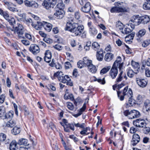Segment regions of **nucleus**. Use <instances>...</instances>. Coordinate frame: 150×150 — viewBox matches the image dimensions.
Instances as JSON below:
<instances>
[{"label": "nucleus", "mask_w": 150, "mask_h": 150, "mask_svg": "<svg viewBox=\"0 0 150 150\" xmlns=\"http://www.w3.org/2000/svg\"><path fill=\"white\" fill-rule=\"evenodd\" d=\"M84 27L78 23L69 21L67 23L65 29L74 33L76 36H80L83 32Z\"/></svg>", "instance_id": "1"}, {"label": "nucleus", "mask_w": 150, "mask_h": 150, "mask_svg": "<svg viewBox=\"0 0 150 150\" xmlns=\"http://www.w3.org/2000/svg\"><path fill=\"white\" fill-rule=\"evenodd\" d=\"M54 76L57 77L59 81L61 82L66 83L67 85L70 86H73V83L70 77L68 75H64L62 71H58L54 73Z\"/></svg>", "instance_id": "2"}, {"label": "nucleus", "mask_w": 150, "mask_h": 150, "mask_svg": "<svg viewBox=\"0 0 150 150\" xmlns=\"http://www.w3.org/2000/svg\"><path fill=\"white\" fill-rule=\"evenodd\" d=\"M128 87L126 86L124 89L122 95H121L120 98L121 100H123L124 98H129V103L130 105H132L134 103V100L132 98V92L130 88L127 91Z\"/></svg>", "instance_id": "3"}, {"label": "nucleus", "mask_w": 150, "mask_h": 150, "mask_svg": "<svg viewBox=\"0 0 150 150\" xmlns=\"http://www.w3.org/2000/svg\"><path fill=\"white\" fill-rule=\"evenodd\" d=\"M124 114L129 119H133L139 117L140 116V112L137 110H133L130 111L126 110L124 112Z\"/></svg>", "instance_id": "4"}, {"label": "nucleus", "mask_w": 150, "mask_h": 150, "mask_svg": "<svg viewBox=\"0 0 150 150\" xmlns=\"http://www.w3.org/2000/svg\"><path fill=\"white\" fill-rule=\"evenodd\" d=\"M14 33L17 34L19 38H24L22 36L25 31L23 25L20 24H17L16 26L14 29Z\"/></svg>", "instance_id": "5"}, {"label": "nucleus", "mask_w": 150, "mask_h": 150, "mask_svg": "<svg viewBox=\"0 0 150 150\" xmlns=\"http://www.w3.org/2000/svg\"><path fill=\"white\" fill-rule=\"evenodd\" d=\"M115 6L112 8L111 9L110 11L111 13L124 12L127 11L126 8L122 7L120 3H117Z\"/></svg>", "instance_id": "6"}, {"label": "nucleus", "mask_w": 150, "mask_h": 150, "mask_svg": "<svg viewBox=\"0 0 150 150\" xmlns=\"http://www.w3.org/2000/svg\"><path fill=\"white\" fill-rule=\"evenodd\" d=\"M133 125L137 127L143 128L145 127L146 124L145 120L143 119H139L133 121Z\"/></svg>", "instance_id": "7"}, {"label": "nucleus", "mask_w": 150, "mask_h": 150, "mask_svg": "<svg viewBox=\"0 0 150 150\" xmlns=\"http://www.w3.org/2000/svg\"><path fill=\"white\" fill-rule=\"evenodd\" d=\"M25 5L28 7H34L37 8L38 5V4L35 1H30L27 0H25L24 2Z\"/></svg>", "instance_id": "8"}, {"label": "nucleus", "mask_w": 150, "mask_h": 150, "mask_svg": "<svg viewBox=\"0 0 150 150\" xmlns=\"http://www.w3.org/2000/svg\"><path fill=\"white\" fill-rule=\"evenodd\" d=\"M56 4L55 2H53V1L49 0L48 1H44L42 4V5L46 9L50 10L51 8H53Z\"/></svg>", "instance_id": "9"}, {"label": "nucleus", "mask_w": 150, "mask_h": 150, "mask_svg": "<svg viewBox=\"0 0 150 150\" xmlns=\"http://www.w3.org/2000/svg\"><path fill=\"white\" fill-rule=\"evenodd\" d=\"M118 67L112 66L109 73V76L111 77L114 79L116 78L118 74L117 68Z\"/></svg>", "instance_id": "10"}, {"label": "nucleus", "mask_w": 150, "mask_h": 150, "mask_svg": "<svg viewBox=\"0 0 150 150\" xmlns=\"http://www.w3.org/2000/svg\"><path fill=\"white\" fill-rule=\"evenodd\" d=\"M29 49L30 52L35 55L39 53L40 51L39 47L35 44L31 45Z\"/></svg>", "instance_id": "11"}, {"label": "nucleus", "mask_w": 150, "mask_h": 150, "mask_svg": "<svg viewBox=\"0 0 150 150\" xmlns=\"http://www.w3.org/2000/svg\"><path fill=\"white\" fill-rule=\"evenodd\" d=\"M56 12L54 13V15L57 18L60 19L62 18L64 16V12L63 10L55 9Z\"/></svg>", "instance_id": "12"}, {"label": "nucleus", "mask_w": 150, "mask_h": 150, "mask_svg": "<svg viewBox=\"0 0 150 150\" xmlns=\"http://www.w3.org/2000/svg\"><path fill=\"white\" fill-rule=\"evenodd\" d=\"M4 3L7 6V8L10 11L13 12H18V10L17 8H14V5L11 3L8 2L6 1H4Z\"/></svg>", "instance_id": "13"}, {"label": "nucleus", "mask_w": 150, "mask_h": 150, "mask_svg": "<svg viewBox=\"0 0 150 150\" xmlns=\"http://www.w3.org/2000/svg\"><path fill=\"white\" fill-rule=\"evenodd\" d=\"M140 140V137L139 135L136 134H134L132 136L131 144L133 146H135L139 142Z\"/></svg>", "instance_id": "14"}, {"label": "nucleus", "mask_w": 150, "mask_h": 150, "mask_svg": "<svg viewBox=\"0 0 150 150\" xmlns=\"http://www.w3.org/2000/svg\"><path fill=\"white\" fill-rule=\"evenodd\" d=\"M45 22H41L39 21H35L31 25L36 30H39L41 29L43 27Z\"/></svg>", "instance_id": "15"}, {"label": "nucleus", "mask_w": 150, "mask_h": 150, "mask_svg": "<svg viewBox=\"0 0 150 150\" xmlns=\"http://www.w3.org/2000/svg\"><path fill=\"white\" fill-rule=\"evenodd\" d=\"M121 58L120 56H118L116 60L114 62L113 65L118 67L120 70H121L123 64L121 63Z\"/></svg>", "instance_id": "16"}, {"label": "nucleus", "mask_w": 150, "mask_h": 150, "mask_svg": "<svg viewBox=\"0 0 150 150\" xmlns=\"http://www.w3.org/2000/svg\"><path fill=\"white\" fill-rule=\"evenodd\" d=\"M81 9L83 12L85 13H89L91 9L90 3L88 2L86 3L84 6L81 8Z\"/></svg>", "instance_id": "17"}, {"label": "nucleus", "mask_w": 150, "mask_h": 150, "mask_svg": "<svg viewBox=\"0 0 150 150\" xmlns=\"http://www.w3.org/2000/svg\"><path fill=\"white\" fill-rule=\"evenodd\" d=\"M136 81L138 85L142 88L145 87L147 84V81L143 79H137Z\"/></svg>", "instance_id": "18"}, {"label": "nucleus", "mask_w": 150, "mask_h": 150, "mask_svg": "<svg viewBox=\"0 0 150 150\" xmlns=\"http://www.w3.org/2000/svg\"><path fill=\"white\" fill-rule=\"evenodd\" d=\"M143 110L147 112L150 111V100L148 99L146 100L144 103Z\"/></svg>", "instance_id": "19"}, {"label": "nucleus", "mask_w": 150, "mask_h": 150, "mask_svg": "<svg viewBox=\"0 0 150 150\" xmlns=\"http://www.w3.org/2000/svg\"><path fill=\"white\" fill-rule=\"evenodd\" d=\"M103 50L102 49H100L99 51L97 52L96 57L97 59L99 61H101L103 58Z\"/></svg>", "instance_id": "20"}, {"label": "nucleus", "mask_w": 150, "mask_h": 150, "mask_svg": "<svg viewBox=\"0 0 150 150\" xmlns=\"http://www.w3.org/2000/svg\"><path fill=\"white\" fill-rule=\"evenodd\" d=\"M83 63L84 66H87V67L90 65L92 64V61L89 60L87 57H84L83 59Z\"/></svg>", "instance_id": "21"}, {"label": "nucleus", "mask_w": 150, "mask_h": 150, "mask_svg": "<svg viewBox=\"0 0 150 150\" xmlns=\"http://www.w3.org/2000/svg\"><path fill=\"white\" fill-rule=\"evenodd\" d=\"M113 54L111 53H107L105 55L104 57V60L107 62H109L111 61L113 58Z\"/></svg>", "instance_id": "22"}, {"label": "nucleus", "mask_w": 150, "mask_h": 150, "mask_svg": "<svg viewBox=\"0 0 150 150\" xmlns=\"http://www.w3.org/2000/svg\"><path fill=\"white\" fill-rule=\"evenodd\" d=\"M43 28L46 31L50 32L52 28V25L50 23L45 22L43 25Z\"/></svg>", "instance_id": "23"}, {"label": "nucleus", "mask_w": 150, "mask_h": 150, "mask_svg": "<svg viewBox=\"0 0 150 150\" xmlns=\"http://www.w3.org/2000/svg\"><path fill=\"white\" fill-rule=\"evenodd\" d=\"M115 26L116 29L118 30H120L121 32L124 27L123 24L120 21H118L116 23Z\"/></svg>", "instance_id": "24"}, {"label": "nucleus", "mask_w": 150, "mask_h": 150, "mask_svg": "<svg viewBox=\"0 0 150 150\" xmlns=\"http://www.w3.org/2000/svg\"><path fill=\"white\" fill-rule=\"evenodd\" d=\"M141 23L144 24H146L150 21V18L147 15H145L141 17Z\"/></svg>", "instance_id": "25"}, {"label": "nucleus", "mask_w": 150, "mask_h": 150, "mask_svg": "<svg viewBox=\"0 0 150 150\" xmlns=\"http://www.w3.org/2000/svg\"><path fill=\"white\" fill-rule=\"evenodd\" d=\"M86 108V105L85 103H84L82 108H81L79 111V112L77 114L73 115L76 117H77L78 116H80L81 115L82 112H83L85 110Z\"/></svg>", "instance_id": "26"}, {"label": "nucleus", "mask_w": 150, "mask_h": 150, "mask_svg": "<svg viewBox=\"0 0 150 150\" xmlns=\"http://www.w3.org/2000/svg\"><path fill=\"white\" fill-rule=\"evenodd\" d=\"M18 149L17 144L15 140L13 141L10 144L9 149L10 150H16Z\"/></svg>", "instance_id": "27"}, {"label": "nucleus", "mask_w": 150, "mask_h": 150, "mask_svg": "<svg viewBox=\"0 0 150 150\" xmlns=\"http://www.w3.org/2000/svg\"><path fill=\"white\" fill-rule=\"evenodd\" d=\"M21 129L20 127L15 126L11 130L12 134L15 135L19 134L21 132Z\"/></svg>", "instance_id": "28"}, {"label": "nucleus", "mask_w": 150, "mask_h": 150, "mask_svg": "<svg viewBox=\"0 0 150 150\" xmlns=\"http://www.w3.org/2000/svg\"><path fill=\"white\" fill-rule=\"evenodd\" d=\"M56 6L57 7L55 8V9L63 10L64 8V5L62 1H59Z\"/></svg>", "instance_id": "29"}, {"label": "nucleus", "mask_w": 150, "mask_h": 150, "mask_svg": "<svg viewBox=\"0 0 150 150\" xmlns=\"http://www.w3.org/2000/svg\"><path fill=\"white\" fill-rule=\"evenodd\" d=\"M18 144L20 145H24L25 146L28 145V140L25 139H20L18 142Z\"/></svg>", "instance_id": "30"}, {"label": "nucleus", "mask_w": 150, "mask_h": 150, "mask_svg": "<svg viewBox=\"0 0 150 150\" xmlns=\"http://www.w3.org/2000/svg\"><path fill=\"white\" fill-rule=\"evenodd\" d=\"M6 114L5 108L3 106H0V117L3 119V117H4Z\"/></svg>", "instance_id": "31"}, {"label": "nucleus", "mask_w": 150, "mask_h": 150, "mask_svg": "<svg viewBox=\"0 0 150 150\" xmlns=\"http://www.w3.org/2000/svg\"><path fill=\"white\" fill-rule=\"evenodd\" d=\"M13 111H9L7 114H6L4 117H3V119H6L11 118L13 117Z\"/></svg>", "instance_id": "32"}, {"label": "nucleus", "mask_w": 150, "mask_h": 150, "mask_svg": "<svg viewBox=\"0 0 150 150\" xmlns=\"http://www.w3.org/2000/svg\"><path fill=\"white\" fill-rule=\"evenodd\" d=\"M146 32V31L144 29H142L139 31L137 33L136 36L138 38L144 36Z\"/></svg>", "instance_id": "33"}, {"label": "nucleus", "mask_w": 150, "mask_h": 150, "mask_svg": "<svg viewBox=\"0 0 150 150\" xmlns=\"http://www.w3.org/2000/svg\"><path fill=\"white\" fill-rule=\"evenodd\" d=\"M100 47L99 43L95 42L92 43L91 47L95 51H97L100 48Z\"/></svg>", "instance_id": "34"}, {"label": "nucleus", "mask_w": 150, "mask_h": 150, "mask_svg": "<svg viewBox=\"0 0 150 150\" xmlns=\"http://www.w3.org/2000/svg\"><path fill=\"white\" fill-rule=\"evenodd\" d=\"M16 125V122L15 121L12 120H10L7 122L6 124V126L8 127H12Z\"/></svg>", "instance_id": "35"}, {"label": "nucleus", "mask_w": 150, "mask_h": 150, "mask_svg": "<svg viewBox=\"0 0 150 150\" xmlns=\"http://www.w3.org/2000/svg\"><path fill=\"white\" fill-rule=\"evenodd\" d=\"M132 32V30L128 28H125L124 27L122 30L121 31L123 34H127L130 33Z\"/></svg>", "instance_id": "36"}, {"label": "nucleus", "mask_w": 150, "mask_h": 150, "mask_svg": "<svg viewBox=\"0 0 150 150\" xmlns=\"http://www.w3.org/2000/svg\"><path fill=\"white\" fill-rule=\"evenodd\" d=\"M143 7L145 10H150V2L146 0L143 6Z\"/></svg>", "instance_id": "37"}, {"label": "nucleus", "mask_w": 150, "mask_h": 150, "mask_svg": "<svg viewBox=\"0 0 150 150\" xmlns=\"http://www.w3.org/2000/svg\"><path fill=\"white\" fill-rule=\"evenodd\" d=\"M89 71L92 73H94L96 71V67L93 64L88 67Z\"/></svg>", "instance_id": "38"}, {"label": "nucleus", "mask_w": 150, "mask_h": 150, "mask_svg": "<svg viewBox=\"0 0 150 150\" xmlns=\"http://www.w3.org/2000/svg\"><path fill=\"white\" fill-rule=\"evenodd\" d=\"M111 68L110 66L105 67L102 69L100 71V74L103 75L107 72Z\"/></svg>", "instance_id": "39"}, {"label": "nucleus", "mask_w": 150, "mask_h": 150, "mask_svg": "<svg viewBox=\"0 0 150 150\" xmlns=\"http://www.w3.org/2000/svg\"><path fill=\"white\" fill-rule=\"evenodd\" d=\"M132 65L134 69H137V71H138L139 69V64L134 61H132Z\"/></svg>", "instance_id": "40"}, {"label": "nucleus", "mask_w": 150, "mask_h": 150, "mask_svg": "<svg viewBox=\"0 0 150 150\" xmlns=\"http://www.w3.org/2000/svg\"><path fill=\"white\" fill-rule=\"evenodd\" d=\"M134 34L132 33L129 34V35L127 36L125 38L126 40L127 41H129L130 40H132L134 37Z\"/></svg>", "instance_id": "41"}, {"label": "nucleus", "mask_w": 150, "mask_h": 150, "mask_svg": "<svg viewBox=\"0 0 150 150\" xmlns=\"http://www.w3.org/2000/svg\"><path fill=\"white\" fill-rule=\"evenodd\" d=\"M144 127L142 130V132L144 134H147L150 132V128L149 127Z\"/></svg>", "instance_id": "42"}, {"label": "nucleus", "mask_w": 150, "mask_h": 150, "mask_svg": "<svg viewBox=\"0 0 150 150\" xmlns=\"http://www.w3.org/2000/svg\"><path fill=\"white\" fill-rule=\"evenodd\" d=\"M53 47L55 49L58 51H60L62 49V45L59 44H57L53 46Z\"/></svg>", "instance_id": "43"}, {"label": "nucleus", "mask_w": 150, "mask_h": 150, "mask_svg": "<svg viewBox=\"0 0 150 150\" xmlns=\"http://www.w3.org/2000/svg\"><path fill=\"white\" fill-rule=\"evenodd\" d=\"M145 65L148 66H150V58H149L146 60L143 61L142 62L143 66L144 67Z\"/></svg>", "instance_id": "44"}, {"label": "nucleus", "mask_w": 150, "mask_h": 150, "mask_svg": "<svg viewBox=\"0 0 150 150\" xmlns=\"http://www.w3.org/2000/svg\"><path fill=\"white\" fill-rule=\"evenodd\" d=\"M6 138V135L2 133H0V141L1 142L4 141Z\"/></svg>", "instance_id": "45"}, {"label": "nucleus", "mask_w": 150, "mask_h": 150, "mask_svg": "<svg viewBox=\"0 0 150 150\" xmlns=\"http://www.w3.org/2000/svg\"><path fill=\"white\" fill-rule=\"evenodd\" d=\"M150 43V40H147L143 41L142 44V45L144 47H146L148 46Z\"/></svg>", "instance_id": "46"}, {"label": "nucleus", "mask_w": 150, "mask_h": 150, "mask_svg": "<svg viewBox=\"0 0 150 150\" xmlns=\"http://www.w3.org/2000/svg\"><path fill=\"white\" fill-rule=\"evenodd\" d=\"M134 73L135 72L132 69H129L127 72V74L129 77L132 78L133 76Z\"/></svg>", "instance_id": "47"}, {"label": "nucleus", "mask_w": 150, "mask_h": 150, "mask_svg": "<svg viewBox=\"0 0 150 150\" xmlns=\"http://www.w3.org/2000/svg\"><path fill=\"white\" fill-rule=\"evenodd\" d=\"M43 40L48 44H51L53 42V40L52 39L46 37L43 38Z\"/></svg>", "instance_id": "48"}, {"label": "nucleus", "mask_w": 150, "mask_h": 150, "mask_svg": "<svg viewBox=\"0 0 150 150\" xmlns=\"http://www.w3.org/2000/svg\"><path fill=\"white\" fill-rule=\"evenodd\" d=\"M141 17H138V18H137L135 20V21H134L133 23L135 25H139L141 23V21L140 20Z\"/></svg>", "instance_id": "49"}, {"label": "nucleus", "mask_w": 150, "mask_h": 150, "mask_svg": "<svg viewBox=\"0 0 150 150\" xmlns=\"http://www.w3.org/2000/svg\"><path fill=\"white\" fill-rule=\"evenodd\" d=\"M4 18L7 21H10V19L11 18L9 17V15L7 12H5L3 15Z\"/></svg>", "instance_id": "50"}, {"label": "nucleus", "mask_w": 150, "mask_h": 150, "mask_svg": "<svg viewBox=\"0 0 150 150\" xmlns=\"http://www.w3.org/2000/svg\"><path fill=\"white\" fill-rule=\"evenodd\" d=\"M90 31L93 35L96 34L97 33V30L93 26L90 27Z\"/></svg>", "instance_id": "51"}, {"label": "nucleus", "mask_w": 150, "mask_h": 150, "mask_svg": "<svg viewBox=\"0 0 150 150\" xmlns=\"http://www.w3.org/2000/svg\"><path fill=\"white\" fill-rule=\"evenodd\" d=\"M45 56L44 57H48L51 58L52 57V54L50 52L49 50H47L45 54Z\"/></svg>", "instance_id": "52"}, {"label": "nucleus", "mask_w": 150, "mask_h": 150, "mask_svg": "<svg viewBox=\"0 0 150 150\" xmlns=\"http://www.w3.org/2000/svg\"><path fill=\"white\" fill-rule=\"evenodd\" d=\"M74 125L76 127H79L83 129H84V128L85 125V124L84 123H82L81 124H80L79 123H74Z\"/></svg>", "instance_id": "53"}, {"label": "nucleus", "mask_w": 150, "mask_h": 150, "mask_svg": "<svg viewBox=\"0 0 150 150\" xmlns=\"http://www.w3.org/2000/svg\"><path fill=\"white\" fill-rule=\"evenodd\" d=\"M139 15H137L136 16H133L131 18V20L129 21V24H132V23L135 21V20L137 19V18H138V17L139 16Z\"/></svg>", "instance_id": "54"}, {"label": "nucleus", "mask_w": 150, "mask_h": 150, "mask_svg": "<svg viewBox=\"0 0 150 150\" xmlns=\"http://www.w3.org/2000/svg\"><path fill=\"white\" fill-rule=\"evenodd\" d=\"M65 67L66 69H69L72 67L71 64L69 62H66L65 63Z\"/></svg>", "instance_id": "55"}, {"label": "nucleus", "mask_w": 150, "mask_h": 150, "mask_svg": "<svg viewBox=\"0 0 150 150\" xmlns=\"http://www.w3.org/2000/svg\"><path fill=\"white\" fill-rule=\"evenodd\" d=\"M84 65L83 63V61H80L77 63V66L80 69H81L83 67Z\"/></svg>", "instance_id": "56"}, {"label": "nucleus", "mask_w": 150, "mask_h": 150, "mask_svg": "<svg viewBox=\"0 0 150 150\" xmlns=\"http://www.w3.org/2000/svg\"><path fill=\"white\" fill-rule=\"evenodd\" d=\"M67 107L70 110H72L74 108V106L73 104L71 103H69L67 105Z\"/></svg>", "instance_id": "57"}, {"label": "nucleus", "mask_w": 150, "mask_h": 150, "mask_svg": "<svg viewBox=\"0 0 150 150\" xmlns=\"http://www.w3.org/2000/svg\"><path fill=\"white\" fill-rule=\"evenodd\" d=\"M21 42L25 45H30V42L28 40L23 39L21 41Z\"/></svg>", "instance_id": "58"}, {"label": "nucleus", "mask_w": 150, "mask_h": 150, "mask_svg": "<svg viewBox=\"0 0 150 150\" xmlns=\"http://www.w3.org/2000/svg\"><path fill=\"white\" fill-rule=\"evenodd\" d=\"M145 74L146 76L150 77V71L148 68H146L145 69Z\"/></svg>", "instance_id": "59"}, {"label": "nucleus", "mask_w": 150, "mask_h": 150, "mask_svg": "<svg viewBox=\"0 0 150 150\" xmlns=\"http://www.w3.org/2000/svg\"><path fill=\"white\" fill-rule=\"evenodd\" d=\"M10 21H8L10 23V24L12 25H14V24H15V19L13 18H11L10 19Z\"/></svg>", "instance_id": "60"}, {"label": "nucleus", "mask_w": 150, "mask_h": 150, "mask_svg": "<svg viewBox=\"0 0 150 150\" xmlns=\"http://www.w3.org/2000/svg\"><path fill=\"white\" fill-rule=\"evenodd\" d=\"M25 37L30 41H32L33 40V38L32 37L31 35L29 33H25Z\"/></svg>", "instance_id": "61"}, {"label": "nucleus", "mask_w": 150, "mask_h": 150, "mask_svg": "<svg viewBox=\"0 0 150 150\" xmlns=\"http://www.w3.org/2000/svg\"><path fill=\"white\" fill-rule=\"evenodd\" d=\"M5 97V95L4 94H2L0 96V103H3Z\"/></svg>", "instance_id": "62"}, {"label": "nucleus", "mask_w": 150, "mask_h": 150, "mask_svg": "<svg viewBox=\"0 0 150 150\" xmlns=\"http://www.w3.org/2000/svg\"><path fill=\"white\" fill-rule=\"evenodd\" d=\"M14 108L15 111V114L17 116L18 115V113L17 110V105L15 103H13Z\"/></svg>", "instance_id": "63"}, {"label": "nucleus", "mask_w": 150, "mask_h": 150, "mask_svg": "<svg viewBox=\"0 0 150 150\" xmlns=\"http://www.w3.org/2000/svg\"><path fill=\"white\" fill-rule=\"evenodd\" d=\"M95 81H97L100 83H101V84H104L105 83L104 78H103V79H96Z\"/></svg>", "instance_id": "64"}]
</instances>
